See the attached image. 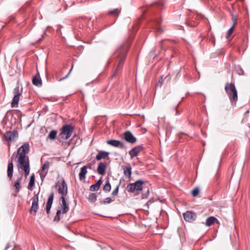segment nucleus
Listing matches in <instances>:
<instances>
[{
	"mask_svg": "<svg viewBox=\"0 0 250 250\" xmlns=\"http://www.w3.org/2000/svg\"><path fill=\"white\" fill-rule=\"evenodd\" d=\"M30 150L29 144L25 143L21 146L17 151L14 152L11 159L17 163V167L19 170L24 171L25 177H26L30 173V160L26 155Z\"/></svg>",
	"mask_w": 250,
	"mask_h": 250,
	"instance_id": "nucleus-1",
	"label": "nucleus"
},
{
	"mask_svg": "<svg viewBox=\"0 0 250 250\" xmlns=\"http://www.w3.org/2000/svg\"><path fill=\"white\" fill-rule=\"evenodd\" d=\"M131 44L130 40L127 39L117 50V57L115 63L114 70L112 77L118 75L124 64L127 53Z\"/></svg>",
	"mask_w": 250,
	"mask_h": 250,
	"instance_id": "nucleus-2",
	"label": "nucleus"
},
{
	"mask_svg": "<svg viewBox=\"0 0 250 250\" xmlns=\"http://www.w3.org/2000/svg\"><path fill=\"white\" fill-rule=\"evenodd\" d=\"M225 91L231 103H235L238 100L237 91L234 84L227 83L225 87Z\"/></svg>",
	"mask_w": 250,
	"mask_h": 250,
	"instance_id": "nucleus-3",
	"label": "nucleus"
},
{
	"mask_svg": "<svg viewBox=\"0 0 250 250\" xmlns=\"http://www.w3.org/2000/svg\"><path fill=\"white\" fill-rule=\"evenodd\" d=\"M60 200L62 201L60 208L57 211L56 215L54 218V221L57 222H59L61 220L60 214L61 213L65 214L69 209L68 206L66 204L65 197L61 196Z\"/></svg>",
	"mask_w": 250,
	"mask_h": 250,
	"instance_id": "nucleus-4",
	"label": "nucleus"
},
{
	"mask_svg": "<svg viewBox=\"0 0 250 250\" xmlns=\"http://www.w3.org/2000/svg\"><path fill=\"white\" fill-rule=\"evenodd\" d=\"M144 183L145 182L143 180H137L134 183L129 184L126 188V190L129 193H134L135 192L141 191L143 189Z\"/></svg>",
	"mask_w": 250,
	"mask_h": 250,
	"instance_id": "nucleus-5",
	"label": "nucleus"
},
{
	"mask_svg": "<svg viewBox=\"0 0 250 250\" xmlns=\"http://www.w3.org/2000/svg\"><path fill=\"white\" fill-rule=\"evenodd\" d=\"M55 188L61 196L65 197L68 193L67 185L64 179L62 181H58L55 185Z\"/></svg>",
	"mask_w": 250,
	"mask_h": 250,
	"instance_id": "nucleus-6",
	"label": "nucleus"
},
{
	"mask_svg": "<svg viewBox=\"0 0 250 250\" xmlns=\"http://www.w3.org/2000/svg\"><path fill=\"white\" fill-rule=\"evenodd\" d=\"M74 127L71 125H65L62 129L60 136L62 138L65 139H68L71 136L73 132L74 131Z\"/></svg>",
	"mask_w": 250,
	"mask_h": 250,
	"instance_id": "nucleus-7",
	"label": "nucleus"
},
{
	"mask_svg": "<svg viewBox=\"0 0 250 250\" xmlns=\"http://www.w3.org/2000/svg\"><path fill=\"white\" fill-rule=\"evenodd\" d=\"M22 91V88H21V91H20L19 86H16L14 89V96L12 99V101L11 104L12 107H17L18 105L20 97L21 95Z\"/></svg>",
	"mask_w": 250,
	"mask_h": 250,
	"instance_id": "nucleus-8",
	"label": "nucleus"
},
{
	"mask_svg": "<svg viewBox=\"0 0 250 250\" xmlns=\"http://www.w3.org/2000/svg\"><path fill=\"white\" fill-rule=\"evenodd\" d=\"M38 202L39 195L38 194H37L32 198V206L29 210L30 214H33L34 215H36L39 208Z\"/></svg>",
	"mask_w": 250,
	"mask_h": 250,
	"instance_id": "nucleus-9",
	"label": "nucleus"
},
{
	"mask_svg": "<svg viewBox=\"0 0 250 250\" xmlns=\"http://www.w3.org/2000/svg\"><path fill=\"white\" fill-rule=\"evenodd\" d=\"M5 141H14L18 137V132L17 130L13 131H6L3 135Z\"/></svg>",
	"mask_w": 250,
	"mask_h": 250,
	"instance_id": "nucleus-10",
	"label": "nucleus"
},
{
	"mask_svg": "<svg viewBox=\"0 0 250 250\" xmlns=\"http://www.w3.org/2000/svg\"><path fill=\"white\" fill-rule=\"evenodd\" d=\"M124 139L127 142L134 144L137 141V139L135 137L130 131H126L124 134Z\"/></svg>",
	"mask_w": 250,
	"mask_h": 250,
	"instance_id": "nucleus-11",
	"label": "nucleus"
},
{
	"mask_svg": "<svg viewBox=\"0 0 250 250\" xmlns=\"http://www.w3.org/2000/svg\"><path fill=\"white\" fill-rule=\"evenodd\" d=\"M106 143L112 146L119 147L121 149L125 148V145L122 142L117 140H109L106 141Z\"/></svg>",
	"mask_w": 250,
	"mask_h": 250,
	"instance_id": "nucleus-12",
	"label": "nucleus"
},
{
	"mask_svg": "<svg viewBox=\"0 0 250 250\" xmlns=\"http://www.w3.org/2000/svg\"><path fill=\"white\" fill-rule=\"evenodd\" d=\"M183 217L186 221L191 222L195 220L196 214L191 211H187L183 214Z\"/></svg>",
	"mask_w": 250,
	"mask_h": 250,
	"instance_id": "nucleus-13",
	"label": "nucleus"
},
{
	"mask_svg": "<svg viewBox=\"0 0 250 250\" xmlns=\"http://www.w3.org/2000/svg\"><path fill=\"white\" fill-rule=\"evenodd\" d=\"M49 166V163L48 161H45L44 164L42 166L41 170L39 171V173L41 179V180L42 181L46 175L47 174L48 171H44L46 169L48 168Z\"/></svg>",
	"mask_w": 250,
	"mask_h": 250,
	"instance_id": "nucleus-14",
	"label": "nucleus"
},
{
	"mask_svg": "<svg viewBox=\"0 0 250 250\" xmlns=\"http://www.w3.org/2000/svg\"><path fill=\"white\" fill-rule=\"evenodd\" d=\"M143 149V146L142 145H139L132 148L129 151V154L130 155V158L132 159L133 158L137 156L138 153L142 151Z\"/></svg>",
	"mask_w": 250,
	"mask_h": 250,
	"instance_id": "nucleus-15",
	"label": "nucleus"
},
{
	"mask_svg": "<svg viewBox=\"0 0 250 250\" xmlns=\"http://www.w3.org/2000/svg\"><path fill=\"white\" fill-rule=\"evenodd\" d=\"M87 168L91 169V166L90 165H89L88 166H84L81 168L80 172L79 174L80 180H83L85 178L86 174L87 172Z\"/></svg>",
	"mask_w": 250,
	"mask_h": 250,
	"instance_id": "nucleus-16",
	"label": "nucleus"
},
{
	"mask_svg": "<svg viewBox=\"0 0 250 250\" xmlns=\"http://www.w3.org/2000/svg\"><path fill=\"white\" fill-rule=\"evenodd\" d=\"M53 198L54 192H52L49 195L46 206V210L47 214H49L50 213V210L53 204Z\"/></svg>",
	"mask_w": 250,
	"mask_h": 250,
	"instance_id": "nucleus-17",
	"label": "nucleus"
},
{
	"mask_svg": "<svg viewBox=\"0 0 250 250\" xmlns=\"http://www.w3.org/2000/svg\"><path fill=\"white\" fill-rule=\"evenodd\" d=\"M13 160L12 159L11 161H9L7 166V177L11 180L13 177L14 166L13 163Z\"/></svg>",
	"mask_w": 250,
	"mask_h": 250,
	"instance_id": "nucleus-18",
	"label": "nucleus"
},
{
	"mask_svg": "<svg viewBox=\"0 0 250 250\" xmlns=\"http://www.w3.org/2000/svg\"><path fill=\"white\" fill-rule=\"evenodd\" d=\"M122 168L123 170L124 175L127 178H130L132 174V167L130 165L127 166H122Z\"/></svg>",
	"mask_w": 250,
	"mask_h": 250,
	"instance_id": "nucleus-19",
	"label": "nucleus"
},
{
	"mask_svg": "<svg viewBox=\"0 0 250 250\" xmlns=\"http://www.w3.org/2000/svg\"><path fill=\"white\" fill-rule=\"evenodd\" d=\"M106 164L104 163L101 162L99 164L97 167V172L99 174L104 175L106 170Z\"/></svg>",
	"mask_w": 250,
	"mask_h": 250,
	"instance_id": "nucleus-20",
	"label": "nucleus"
},
{
	"mask_svg": "<svg viewBox=\"0 0 250 250\" xmlns=\"http://www.w3.org/2000/svg\"><path fill=\"white\" fill-rule=\"evenodd\" d=\"M109 153L105 151H99V153L97 154L95 159L97 161H99L102 159H105L107 158Z\"/></svg>",
	"mask_w": 250,
	"mask_h": 250,
	"instance_id": "nucleus-21",
	"label": "nucleus"
},
{
	"mask_svg": "<svg viewBox=\"0 0 250 250\" xmlns=\"http://www.w3.org/2000/svg\"><path fill=\"white\" fill-rule=\"evenodd\" d=\"M21 179H22L21 177L18 178L14 183V184L13 185V188H14V191L16 193L19 192L21 188Z\"/></svg>",
	"mask_w": 250,
	"mask_h": 250,
	"instance_id": "nucleus-22",
	"label": "nucleus"
},
{
	"mask_svg": "<svg viewBox=\"0 0 250 250\" xmlns=\"http://www.w3.org/2000/svg\"><path fill=\"white\" fill-rule=\"evenodd\" d=\"M32 83L37 86H41L42 85V80L39 75H36L33 77Z\"/></svg>",
	"mask_w": 250,
	"mask_h": 250,
	"instance_id": "nucleus-23",
	"label": "nucleus"
},
{
	"mask_svg": "<svg viewBox=\"0 0 250 250\" xmlns=\"http://www.w3.org/2000/svg\"><path fill=\"white\" fill-rule=\"evenodd\" d=\"M102 182V178H101L96 182V183L93 184L90 186V190L91 191H97L100 188Z\"/></svg>",
	"mask_w": 250,
	"mask_h": 250,
	"instance_id": "nucleus-24",
	"label": "nucleus"
},
{
	"mask_svg": "<svg viewBox=\"0 0 250 250\" xmlns=\"http://www.w3.org/2000/svg\"><path fill=\"white\" fill-rule=\"evenodd\" d=\"M35 181V174L33 173L30 177L29 182L27 186V188L29 190H32L33 187L34 186Z\"/></svg>",
	"mask_w": 250,
	"mask_h": 250,
	"instance_id": "nucleus-25",
	"label": "nucleus"
},
{
	"mask_svg": "<svg viewBox=\"0 0 250 250\" xmlns=\"http://www.w3.org/2000/svg\"><path fill=\"white\" fill-rule=\"evenodd\" d=\"M154 21L156 24V31L158 32H163L164 30L160 27H159V26L162 23V20L160 18H158L154 20Z\"/></svg>",
	"mask_w": 250,
	"mask_h": 250,
	"instance_id": "nucleus-26",
	"label": "nucleus"
},
{
	"mask_svg": "<svg viewBox=\"0 0 250 250\" xmlns=\"http://www.w3.org/2000/svg\"><path fill=\"white\" fill-rule=\"evenodd\" d=\"M216 221H217V220L215 217L213 216H210L207 219L206 221V225L207 226H210L213 224H214Z\"/></svg>",
	"mask_w": 250,
	"mask_h": 250,
	"instance_id": "nucleus-27",
	"label": "nucleus"
},
{
	"mask_svg": "<svg viewBox=\"0 0 250 250\" xmlns=\"http://www.w3.org/2000/svg\"><path fill=\"white\" fill-rule=\"evenodd\" d=\"M121 12V9L115 8L108 12L107 15H113L115 17H118Z\"/></svg>",
	"mask_w": 250,
	"mask_h": 250,
	"instance_id": "nucleus-28",
	"label": "nucleus"
},
{
	"mask_svg": "<svg viewBox=\"0 0 250 250\" xmlns=\"http://www.w3.org/2000/svg\"><path fill=\"white\" fill-rule=\"evenodd\" d=\"M97 195L95 193H90L87 198L88 201L91 203H94L97 200Z\"/></svg>",
	"mask_w": 250,
	"mask_h": 250,
	"instance_id": "nucleus-29",
	"label": "nucleus"
},
{
	"mask_svg": "<svg viewBox=\"0 0 250 250\" xmlns=\"http://www.w3.org/2000/svg\"><path fill=\"white\" fill-rule=\"evenodd\" d=\"M57 131L56 130H51L48 135V138L51 140H54L56 138Z\"/></svg>",
	"mask_w": 250,
	"mask_h": 250,
	"instance_id": "nucleus-30",
	"label": "nucleus"
},
{
	"mask_svg": "<svg viewBox=\"0 0 250 250\" xmlns=\"http://www.w3.org/2000/svg\"><path fill=\"white\" fill-rule=\"evenodd\" d=\"M103 190L106 192H109L111 190V185L108 180H107L105 182V184L104 186Z\"/></svg>",
	"mask_w": 250,
	"mask_h": 250,
	"instance_id": "nucleus-31",
	"label": "nucleus"
},
{
	"mask_svg": "<svg viewBox=\"0 0 250 250\" xmlns=\"http://www.w3.org/2000/svg\"><path fill=\"white\" fill-rule=\"evenodd\" d=\"M234 26H231L229 29V30L227 32V35H226V38L227 39H229L230 36L231 35L233 31V29H234Z\"/></svg>",
	"mask_w": 250,
	"mask_h": 250,
	"instance_id": "nucleus-32",
	"label": "nucleus"
},
{
	"mask_svg": "<svg viewBox=\"0 0 250 250\" xmlns=\"http://www.w3.org/2000/svg\"><path fill=\"white\" fill-rule=\"evenodd\" d=\"M199 193V188H195L191 192L192 195L193 197H196Z\"/></svg>",
	"mask_w": 250,
	"mask_h": 250,
	"instance_id": "nucleus-33",
	"label": "nucleus"
},
{
	"mask_svg": "<svg viewBox=\"0 0 250 250\" xmlns=\"http://www.w3.org/2000/svg\"><path fill=\"white\" fill-rule=\"evenodd\" d=\"M121 182L120 183L117 185L116 188L114 189L113 191L112 192V195L113 196H116L118 194V191H119V188Z\"/></svg>",
	"mask_w": 250,
	"mask_h": 250,
	"instance_id": "nucleus-34",
	"label": "nucleus"
},
{
	"mask_svg": "<svg viewBox=\"0 0 250 250\" xmlns=\"http://www.w3.org/2000/svg\"><path fill=\"white\" fill-rule=\"evenodd\" d=\"M152 4H157V6L161 9H162L165 5L164 2L162 1L154 2L152 3Z\"/></svg>",
	"mask_w": 250,
	"mask_h": 250,
	"instance_id": "nucleus-35",
	"label": "nucleus"
},
{
	"mask_svg": "<svg viewBox=\"0 0 250 250\" xmlns=\"http://www.w3.org/2000/svg\"><path fill=\"white\" fill-rule=\"evenodd\" d=\"M113 200L111 199L110 197H107L104 199V200L103 201L104 204H107L110 203L111 202H112Z\"/></svg>",
	"mask_w": 250,
	"mask_h": 250,
	"instance_id": "nucleus-36",
	"label": "nucleus"
},
{
	"mask_svg": "<svg viewBox=\"0 0 250 250\" xmlns=\"http://www.w3.org/2000/svg\"><path fill=\"white\" fill-rule=\"evenodd\" d=\"M73 64L72 63V66H71V68L70 69V70L69 71L68 74L64 77L62 78H61L60 80H59V81H62V80H64V79H65L66 78H67L68 76L69 75V74H70L71 71L72 70V69L73 68Z\"/></svg>",
	"mask_w": 250,
	"mask_h": 250,
	"instance_id": "nucleus-37",
	"label": "nucleus"
},
{
	"mask_svg": "<svg viewBox=\"0 0 250 250\" xmlns=\"http://www.w3.org/2000/svg\"><path fill=\"white\" fill-rule=\"evenodd\" d=\"M163 76H162L159 78L158 82L157 83V85H156L157 86L161 87L162 85H163Z\"/></svg>",
	"mask_w": 250,
	"mask_h": 250,
	"instance_id": "nucleus-38",
	"label": "nucleus"
},
{
	"mask_svg": "<svg viewBox=\"0 0 250 250\" xmlns=\"http://www.w3.org/2000/svg\"><path fill=\"white\" fill-rule=\"evenodd\" d=\"M236 71L237 73L240 75H243L244 74L243 70L240 67L237 68Z\"/></svg>",
	"mask_w": 250,
	"mask_h": 250,
	"instance_id": "nucleus-39",
	"label": "nucleus"
},
{
	"mask_svg": "<svg viewBox=\"0 0 250 250\" xmlns=\"http://www.w3.org/2000/svg\"><path fill=\"white\" fill-rule=\"evenodd\" d=\"M232 21H233V24L232 26L234 27V26L236 23L237 19H236V17L233 16H232Z\"/></svg>",
	"mask_w": 250,
	"mask_h": 250,
	"instance_id": "nucleus-40",
	"label": "nucleus"
},
{
	"mask_svg": "<svg viewBox=\"0 0 250 250\" xmlns=\"http://www.w3.org/2000/svg\"><path fill=\"white\" fill-rule=\"evenodd\" d=\"M11 245L10 243H8L6 246H5V248L4 249V250H7L8 249H9L10 247H11Z\"/></svg>",
	"mask_w": 250,
	"mask_h": 250,
	"instance_id": "nucleus-41",
	"label": "nucleus"
},
{
	"mask_svg": "<svg viewBox=\"0 0 250 250\" xmlns=\"http://www.w3.org/2000/svg\"><path fill=\"white\" fill-rule=\"evenodd\" d=\"M198 21H196L195 22H194L193 24L192 23H188V24L191 26H193V27H194V26H196L198 25Z\"/></svg>",
	"mask_w": 250,
	"mask_h": 250,
	"instance_id": "nucleus-42",
	"label": "nucleus"
},
{
	"mask_svg": "<svg viewBox=\"0 0 250 250\" xmlns=\"http://www.w3.org/2000/svg\"><path fill=\"white\" fill-rule=\"evenodd\" d=\"M153 202V200H151V199H150L146 203V205H149V203H152Z\"/></svg>",
	"mask_w": 250,
	"mask_h": 250,
	"instance_id": "nucleus-43",
	"label": "nucleus"
},
{
	"mask_svg": "<svg viewBox=\"0 0 250 250\" xmlns=\"http://www.w3.org/2000/svg\"><path fill=\"white\" fill-rule=\"evenodd\" d=\"M165 79H167V81H169V80L170 78H169V76H167L165 77Z\"/></svg>",
	"mask_w": 250,
	"mask_h": 250,
	"instance_id": "nucleus-44",
	"label": "nucleus"
},
{
	"mask_svg": "<svg viewBox=\"0 0 250 250\" xmlns=\"http://www.w3.org/2000/svg\"><path fill=\"white\" fill-rule=\"evenodd\" d=\"M9 111H10V110H8V111H7L6 114V115H5V117H4V118H5L6 117V116H7V114H8V113Z\"/></svg>",
	"mask_w": 250,
	"mask_h": 250,
	"instance_id": "nucleus-45",
	"label": "nucleus"
},
{
	"mask_svg": "<svg viewBox=\"0 0 250 250\" xmlns=\"http://www.w3.org/2000/svg\"><path fill=\"white\" fill-rule=\"evenodd\" d=\"M149 190L148 189L147 192H146L147 195L149 194Z\"/></svg>",
	"mask_w": 250,
	"mask_h": 250,
	"instance_id": "nucleus-46",
	"label": "nucleus"
}]
</instances>
